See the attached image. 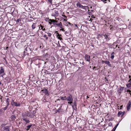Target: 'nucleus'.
I'll list each match as a JSON object with an SVG mask.
<instances>
[{"label":"nucleus","instance_id":"nucleus-27","mask_svg":"<svg viewBox=\"0 0 131 131\" xmlns=\"http://www.w3.org/2000/svg\"><path fill=\"white\" fill-rule=\"evenodd\" d=\"M33 108V107L32 106H29L28 107V109L29 110V112H31Z\"/></svg>","mask_w":131,"mask_h":131},{"label":"nucleus","instance_id":"nucleus-23","mask_svg":"<svg viewBox=\"0 0 131 131\" xmlns=\"http://www.w3.org/2000/svg\"><path fill=\"white\" fill-rule=\"evenodd\" d=\"M36 23H33L31 26V27L32 29H34L36 28Z\"/></svg>","mask_w":131,"mask_h":131},{"label":"nucleus","instance_id":"nucleus-40","mask_svg":"<svg viewBox=\"0 0 131 131\" xmlns=\"http://www.w3.org/2000/svg\"><path fill=\"white\" fill-rule=\"evenodd\" d=\"M43 37L44 38H46V40L48 39V37H47L46 36V35H44V36H43Z\"/></svg>","mask_w":131,"mask_h":131},{"label":"nucleus","instance_id":"nucleus-16","mask_svg":"<svg viewBox=\"0 0 131 131\" xmlns=\"http://www.w3.org/2000/svg\"><path fill=\"white\" fill-rule=\"evenodd\" d=\"M105 64L108 65L110 67H112L111 64L110 63V62L108 61H106Z\"/></svg>","mask_w":131,"mask_h":131},{"label":"nucleus","instance_id":"nucleus-8","mask_svg":"<svg viewBox=\"0 0 131 131\" xmlns=\"http://www.w3.org/2000/svg\"><path fill=\"white\" fill-rule=\"evenodd\" d=\"M90 56L87 54H85V60L87 61L90 62Z\"/></svg>","mask_w":131,"mask_h":131},{"label":"nucleus","instance_id":"nucleus-1","mask_svg":"<svg viewBox=\"0 0 131 131\" xmlns=\"http://www.w3.org/2000/svg\"><path fill=\"white\" fill-rule=\"evenodd\" d=\"M30 112L27 111L24 112V113L28 117L32 118L35 116V114L36 112L35 111H33L32 112L30 113Z\"/></svg>","mask_w":131,"mask_h":131},{"label":"nucleus","instance_id":"nucleus-12","mask_svg":"<svg viewBox=\"0 0 131 131\" xmlns=\"http://www.w3.org/2000/svg\"><path fill=\"white\" fill-rule=\"evenodd\" d=\"M58 22V21L54 19H52V24H53L54 25H56Z\"/></svg>","mask_w":131,"mask_h":131},{"label":"nucleus","instance_id":"nucleus-30","mask_svg":"<svg viewBox=\"0 0 131 131\" xmlns=\"http://www.w3.org/2000/svg\"><path fill=\"white\" fill-rule=\"evenodd\" d=\"M126 86L127 87L129 88L131 86V83H129L128 84L126 85Z\"/></svg>","mask_w":131,"mask_h":131},{"label":"nucleus","instance_id":"nucleus-28","mask_svg":"<svg viewBox=\"0 0 131 131\" xmlns=\"http://www.w3.org/2000/svg\"><path fill=\"white\" fill-rule=\"evenodd\" d=\"M65 23H66V26H68V24H69L70 25H71V23H70V22H68L67 21H66V22Z\"/></svg>","mask_w":131,"mask_h":131},{"label":"nucleus","instance_id":"nucleus-60","mask_svg":"<svg viewBox=\"0 0 131 131\" xmlns=\"http://www.w3.org/2000/svg\"><path fill=\"white\" fill-rule=\"evenodd\" d=\"M95 68H96V67H93V69H94Z\"/></svg>","mask_w":131,"mask_h":131},{"label":"nucleus","instance_id":"nucleus-32","mask_svg":"<svg viewBox=\"0 0 131 131\" xmlns=\"http://www.w3.org/2000/svg\"><path fill=\"white\" fill-rule=\"evenodd\" d=\"M39 26L41 27V28L40 29V27H39V29L40 30L42 29L44 27V26H42L41 25H40Z\"/></svg>","mask_w":131,"mask_h":131},{"label":"nucleus","instance_id":"nucleus-36","mask_svg":"<svg viewBox=\"0 0 131 131\" xmlns=\"http://www.w3.org/2000/svg\"><path fill=\"white\" fill-rule=\"evenodd\" d=\"M69 33L67 31H66L64 33L67 36H68Z\"/></svg>","mask_w":131,"mask_h":131},{"label":"nucleus","instance_id":"nucleus-53","mask_svg":"<svg viewBox=\"0 0 131 131\" xmlns=\"http://www.w3.org/2000/svg\"><path fill=\"white\" fill-rule=\"evenodd\" d=\"M45 30H46V29L45 28L43 29H42V30L44 31Z\"/></svg>","mask_w":131,"mask_h":131},{"label":"nucleus","instance_id":"nucleus-58","mask_svg":"<svg viewBox=\"0 0 131 131\" xmlns=\"http://www.w3.org/2000/svg\"><path fill=\"white\" fill-rule=\"evenodd\" d=\"M115 130L113 129L111 130V131H115Z\"/></svg>","mask_w":131,"mask_h":131},{"label":"nucleus","instance_id":"nucleus-43","mask_svg":"<svg viewBox=\"0 0 131 131\" xmlns=\"http://www.w3.org/2000/svg\"><path fill=\"white\" fill-rule=\"evenodd\" d=\"M73 104L74 106H76V103L75 101L73 102Z\"/></svg>","mask_w":131,"mask_h":131},{"label":"nucleus","instance_id":"nucleus-64","mask_svg":"<svg viewBox=\"0 0 131 131\" xmlns=\"http://www.w3.org/2000/svg\"><path fill=\"white\" fill-rule=\"evenodd\" d=\"M87 98H89V97H88V96H87Z\"/></svg>","mask_w":131,"mask_h":131},{"label":"nucleus","instance_id":"nucleus-61","mask_svg":"<svg viewBox=\"0 0 131 131\" xmlns=\"http://www.w3.org/2000/svg\"><path fill=\"white\" fill-rule=\"evenodd\" d=\"M129 78L130 79L131 78V76H129Z\"/></svg>","mask_w":131,"mask_h":131},{"label":"nucleus","instance_id":"nucleus-18","mask_svg":"<svg viewBox=\"0 0 131 131\" xmlns=\"http://www.w3.org/2000/svg\"><path fill=\"white\" fill-rule=\"evenodd\" d=\"M115 54V53L114 52H113L111 54V59L113 60L114 59V55Z\"/></svg>","mask_w":131,"mask_h":131},{"label":"nucleus","instance_id":"nucleus-49","mask_svg":"<svg viewBox=\"0 0 131 131\" xmlns=\"http://www.w3.org/2000/svg\"><path fill=\"white\" fill-rule=\"evenodd\" d=\"M82 65H84V62H83L82 63Z\"/></svg>","mask_w":131,"mask_h":131},{"label":"nucleus","instance_id":"nucleus-47","mask_svg":"<svg viewBox=\"0 0 131 131\" xmlns=\"http://www.w3.org/2000/svg\"><path fill=\"white\" fill-rule=\"evenodd\" d=\"M2 110L1 109H0V114L2 113Z\"/></svg>","mask_w":131,"mask_h":131},{"label":"nucleus","instance_id":"nucleus-57","mask_svg":"<svg viewBox=\"0 0 131 131\" xmlns=\"http://www.w3.org/2000/svg\"><path fill=\"white\" fill-rule=\"evenodd\" d=\"M106 44L108 46H109L110 45V44H109L108 43H106Z\"/></svg>","mask_w":131,"mask_h":131},{"label":"nucleus","instance_id":"nucleus-9","mask_svg":"<svg viewBox=\"0 0 131 131\" xmlns=\"http://www.w3.org/2000/svg\"><path fill=\"white\" fill-rule=\"evenodd\" d=\"M104 37H105V39H106V41H109L111 38L110 37L109 35L104 34Z\"/></svg>","mask_w":131,"mask_h":131},{"label":"nucleus","instance_id":"nucleus-7","mask_svg":"<svg viewBox=\"0 0 131 131\" xmlns=\"http://www.w3.org/2000/svg\"><path fill=\"white\" fill-rule=\"evenodd\" d=\"M41 91L43 93H45L47 96H48L49 95V93L48 92L47 89H46L44 88Z\"/></svg>","mask_w":131,"mask_h":131},{"label":"nucleus","instance_id":"nucleus-59","mask_svg":"<svg viewBox=\"0 0 131 131\" xmlns=\"http://www.w3.org/2000/svg\"><path fill=\"white\" fill-rule=\"evenodd\" d=\"M3 59L4 60H5V61H6V58H4Z\"/></svg>","mask_w":131,"mask_h":131},{"label":"nucleus","instance_id":"nucleus-51","mask_svg":"<svg viewBox=\"0 0 131 131\" xmlns=\"http://www.w3.org/2000/svg\"><path fill=\"white\" fill-rule=\"evenodd\" d=\"M66 19H64H64H63V21H66H66H67V20Z\"/></svg>","mask_w":131,"mask_h":131},{"label":"nucleus","instance_id":"nucleus-11","mask_svg":"<svg viewBox=\"0 0 131 131\" xmlns=\"http://www.w3.org/2000/svg\"><path fill=\"white\" fill-rule=\"evenodd\" d=\"M131 105V102L130 101H129L128 102V103L126 107L128 111L130 108Z\"/></svg>","mask_w":131,"mask_h":131},{"label":"nucleus","instance_id":"nucleus-6","mask_svg":"<svg viewBox=\"0 0 131 131\" xmlns=\"http://www.w3.org/2000/svg\"><path fill=\"white\" fill-rule=\"evenodd\" d=\"M69 95L67 97H66V100L68 101H71L73 100V99L72 95L70 94H69Z\"/></svg>","mask_w":131,"mask_h":131},{"label":"nucleus","instance_id":"nucleus-29","mask_svg":"<svg viewBox=\"0 0 131 131\" xmlns=\"http://www.w3.org/2000/svg\"><path fill=\"white\" fill-rule=\"evenodd\" d=\"M48 23L50 25H51L52 24V19H49L48 20Z\"/></svg>","mask_w":131,"mask_h":131},{"label":"nucleus","instance_id":"nucleus-20","mask_svg":"<svg viewBox=\"0 0 131 131\" xmlns=\"http://www.w3.org/2000/svg\"><path fill=\"white\" fill-rule=\"evenodd\" d=\"M124 114V113H123V112H122L119 111L118 112V113L117 115H118V116H119V117L120 116L121 114H122V116Z\"/></svg>","mask_w":131,"mask_h":131},{"label":"nucleus","instance_id":"nucleus-25","mask_svg":"<svg viewBox=\"0 0 131 131\" xmlns=\"http://www.w3.org/2000/svg\"><path fill=\"white\" fill-rule=\"evenodd\" d=\"M60 98L61 100H66V96L62 97L61 96L60 97Z\"/></svg>","mask_w":131,"mask_h":131},{"label":"nucleus","instance_id":"nucleus-3","mask_svg":"<svg viewBox=\"0 0 131 131\" xmlns=\"http://www.w3.org/2000/svg\"><path fill=\"white\" fill-rule=\"evenodd\" d=\"M22 116L23 117L22 119L23 121H25L26 123H30V121L29 120L26 118L27 116L24 113L22 114Z\"/></svg>","mask_w":131,"mask_h":131},{"label":"nucleus","instance_id":"nucleus-46","mask_svg":"<svg viewBox=\"0 0 131 131\" xmlns=\"http://www.w3.org/2000/svg\"><path fill=\"white\" fill-rule=\"evenodd\" d=\"M49 18H46V21H47L48 20H48H49Z\"/></svg>","mask_w":131,"mask_h":131},{"label":"nucleus","instance_id":"nucleus-22","mask_svg":"<svg viewBox=\"0 0 131 131\" xmlns=\"http://www.w3.org/2000/svg\"><path fill=\"white\" fill-rule=\"evenodd\" d=\"M61 35H60L59 34H58L57 35V38L60 39V40H61L62 39V38H61Z\"/></svg>","mask_w":131,"mask_h":131},{"label":"nucleus","instance_id":"nucleus-38","mask_svg":"<svg viewBox=\"0 0 131 131\" xmlns=\"http://www.w3.org/2000/svg\"><path fill=\"white\" fill-rule=\"evenodd\" d=\"M47 34H48V36L49 37H51V34L50 33H47Z\"/></svg>","mask_w":131,"mask_h":131},{"label":"nucleus","instance_id":"nucleus-44","mask_svg":"<svg viewBox=\"0 0 131 131\" xmlns=\"http://www.w3.org/2000/svg\"><path fill=\"white\" fill-rule=\"evenodd\" d=\"M64 17V19H67V17L65 15H62Z\"/></svg>","mask_w":131,"mask_h":131},{"label":"nucleus","instance_id":"nucleus-31","mask_svg":"<svg viewBox=\"0 0 131 131\" xmlns=\"http://www.w3.org/2000/svg\"><path fill=\"white\" fill-rule=\"evenodd\" d=\"M60 31H62L63 32H64L65 30L64 29V28H63V27H62V28H61L60 29Z\"/></svg>","mask_w":131,"mask_h":131},{"label":"nucleus","instance_id":"nucleus-10","mask_svg":"<svg viewBox=\"0 0 131 131\" xmlns=\"http://www.w3.org/2000/svg\"><path fill=\"white\" fill-rule=\"evenodd\" d=\"M58 27H59L60 29L62 28L63 26L62 23L60 21L58 22L57 25H56Z\"/></svg>","mask_w":131,"mask_h":131},{"label":"nucleus","instance_id":"nucleus-41","mask_svg":"<svg viewBox=\"0 0 131 131\" xmlns=\"http://www.w3.org/2000/svg\"><path fill=\"white\" fill-rule=\"evenodd\" d=\"M104 35L103 34H101L99 35V37H100L101 38H102L103 37V36H104Z\"/></svg>","mask_w":131,"mask_h":131},{"label":"nucleus","instance_id":"nucleus-21","mask_svg":"<svg viewBox=\"0 0 131 131\" xmlns=\"http://www.w3.org/2000/svg\"><path fill=\"white\" fill-rule=\"evenodd\" d=\"M10 101L9 99V98H7V99L6 101V103L7 104V106H8L9 105V102Z\"/></svg>","mask_w":131,"mask_h":131},{"label":"nucleus","instance_id":"nucleus-62","mask_svg":"<svg viewBox=\"0 0 131 131\" xmlns=\"http://www.w3.org/2000/svg\"><path fill=\"white\" fill-rule=\"evenodd\" d=\"M32 21V20H29V21H30V22H31V21Z\"/></svg>","mask_w":131,"mask_h":131},{"label":"nucleus","instance_id":"nucleus-26","mask_svg":"<svg viewBox=\"0 0 131 131\" xmlns=\"http://www.w3.org/2000/svg\"><path fill=\"white\" fill-rule=\"evenodd\" d=\"M32 125V124H31V125H28L26 126V128H27L26 129V130H29L30 128L31 127V126Z\"/></svg>","mask_w":131,"mask_h":131},{"label":"nucleus","instance_id":"nucleus-56","mask_svg":"<svg viewBox=\"0 0 131 131\" xmlns=\"http://www.w3.org/2000/svg\"><path fill=\"white\" fill-rule=\"evenodd\" d=\"M73 24H71V25H70V26H73Z\"/></svg>","mask_w":131,"mask_h":131},{"label":"nucleus","instance_id":"nucleus-42","mask_svg":"<svg viewBox=\"0 0 131 131\" xmlns=\"http://www.w3.org/2000/svg\"><path fill=\"white\" fill-rule=\"evenodd\" d=\"M8 106H7V105H6V107H5L3 108V110H6L7 109Z\"/></svg>","mask_w":131,"mask_h":131},{"label":"nucleus","instance_id":"nucleus-33","mask_svg":"<svg viewBox=\"0 0 131 131\" xmlns=\"http://www.w3.org/2000/svg\"><path fill=\"white\" fill-rule=\"evenodd\" d=\"M48 2L50 3V5L52 4V0H48Z\"/></svg>","mask_w":131,"mask_h":131},{"label":"nucleus","instance_id":"nucleus-24","mask_svg":"<svg viewBox=\"0 0 131 131\" xmlns=\"http://www.w3.org/2000/svg\"><path fill=\"white\" fill-rule=\"evenodd\" d=\"M11 119L13 120H15L16 118V117L15 115H12L11 117Z\"/></svg>","mask_w":131,"mask_h":131},{"label":"nucleus","instance_id":"nucleus-55","mask_svg":"<svg viewBox=\"0 0 131 131\" xmlns=\"http://www.w3.org/2000/svg\"><path fill=\"white\" fill-rule=\"evenodd\" d=\"M8 47H7L6 48V49L7 50V49L8 48Z\"/></svg>","mask_w":131,"mask_h":131},{"label":"nucleus","instance_id":"nucleus-14","mask_svg":"<svg viewBox=\"0 0 131 131\" xmlns=\"http://www.w3.org/2000/svg\"><path fill=\"white\" fill-rule=\"evenodd\" d=\"M1 69H0V74H2L4 73V70L3 68L1 67L0 68Z\"/></svg>","mask_w":131,"mask_h":131},{"label":"nucleus","instance_id":"nucleus-34","mask_svg":"<svg viewBox=\"0 0 131 131\" xmlns=\"http://www.w3.org/2000/svg\"><path fill=\"white\" fill-rule=\"evenodd\" d=\"M112 125V123L111 122H110L108 124V125L109 126H111Z\"/></svg>","mask_w":131,"mask_h":131},{"label":"nucleus","instance_id":"nucleus-15","mask_svg":"<svg viewBox=\"0 0 131 131\" xmlns=\"http://www.w3.org/2000/svg\"><path fill=\"white\" fill-rule=\"evenodd\" d=\"M42 100L44 102H48V100L45 97H43Z\"/></svg>","mask_w":131,"mask_h":131},{"label":"nucleus","instance_id":"nucleus-45","mask_svg":"<svg viewBox=\"0 0 131 131\" xmlns=\"http://www.w3.org/2000/svg\"><path fill=\"white\" fill-rule=\"evenodd\" d=\"M106 61L103 60L102 62V63H105V62H106Z\"/></svg>","mask_w":131,"mask_h":131},{"label":"nucleus","instance_id":"nucleus-17","mask_svg":"<svg viewBox=\"0 0 131 131\" xmlns=\"http://www.w3.org/2000/svg\"><path fill=\"white\" fill-rule=\"evenodd\" d=\"M124 88V87H120L119 90H118V92H119V93L120 94L122 91L123 90Z\"/></svg>","mask_w":131,"mask_h":131},{"label":"nucleus","instance_id":"nucleus-54","mask_svg":"<svg viewBox=\"0 0 131 131\" xmlns=\"http://www.w3.org/2000/svg\"><path fill=\"white\" fill-rule=\"evenodd\" d=\"M127 92H131V91H130V90H127Z\"/></svg>","mask_w":131,"mask_h":131},{"label":"nucleus","instance_id":"nucleus-37","mask_svg":"<svg viewBox=\"0 0 131 131\" xmlns=\"http://www.w3.org/2000/svg\"><path fill=\"white\" fill-rule=\"evenodd\" d=\"M15 102H14V100H12V102L11 103V104L12 105H13V104Z\"/></svg>","mask_w":131,"mask_h":131},{"label":"nucleus","instance_id":"nucleus-5","mask_svg":"<svg viewBox=\"0 0 131 131\" xmlns=\"http://www.w3.org/2000/svg\"><path fill=\"white\" fill-rule=\"evenodd\" d=\"M31 46L29 45H26L25 47V50L26 51H30L31 50V48H30Z\"/></svg>","mask_w":131,"mask_h":131},{"label":"nucleus","instance_id":"nucleus-48","mask_svg":"<svg viewBox=\"0 0 131 131\" xmlns=\"http://www.w3.org/2000/svg\"><path fill=\"white\" fill-rule=\"evenodd\" d=\"M74 25L75 26L77 27L78 28V26H77V25H76V24H74Z\"/></svg>","mask_w":131,"mask_h":131},{"label":"nucleus","instance_id":"nucleus-4","mask_svg":"<svg viewBox=\"0 0 131 131\" xmlns=\"http://www.w3.org/2000/svg\"><path fill=\"white\" fill-rule=\"evenodd\" d=\"M76 6L77 7L80 8H82L83 9H85V7H87V6H84L81 4L80 3L78 2L76 4Z\"/></svg>","mask_w":131,"mask_h":131},{"label":"nucleus","instance_id":"nucleus-13","mask_svg":"<svg viewBox=\"0 0 131 131\" xmlns=\"http://www.w3.org/2000/svg\"><path fill=\"white\" fill-rule=\"evenodd\" d=\"M12 105L16 107L19 106H20V104L19 103H17L16 102H15L13 104V105Z\"/></svg>","mask_w":131,"mask_h":131},{"label":"nucleus","instance_id":"nucleus-39","mask_svg":"<svg viewBox=\"0 0 131 131\" xmlns=\"http://www.w3.org/2000/svg\"><path fill=\"white\" fill-rule=\"evenodd\" d=\"M73 101V100H72L71 101H69V102H68V103L71 105V104L72 103Z\"/></svg>","mask_w":131,"mask_h":131},{"label":"nucleus","instance_id":"nucleus-50","mask_svg":"<svg viewBox=\"0 0 131 131\" xmlns=\"http://www.w3.org/2000/svg\"><path fill=\"white\" fill-rule=\"evenodd\" d=\"M19 19H18L17 20H16V21L17 22H19Z\"/></svg>","mask_w":131,"mask_h":131},{"label":"nucleus","instance_id":"nucleus-2","mask_svg":"<svg viewBox=\"0 0 131 131\" xmlns=\"http://www.w3.org/2000/svg\"><path fill=\"white\" fill-rule=\"evenodd\" d=\"M58 10V9L56 8H54L52 9V16H58L59 14Z\"/></svg>","mask_w":131,"mask_h":131},{"label":"nucleus","instance_id":"nucleus-19","mask_svg":"<svg viewBox=\"0 0 131 131\" xmlns=\"http://www.w3.org/2000/svg\"><path fill=\"white\" fill-rule=\"evenodd\" d=\"M9 127L8 126H6L4 128V130L6 131H9Z\"/></svg>","mask_w":131,"mask_h":131},{"label":"nucleus","instance_id":"nucleus-35","mask_svg":"<svg viewBox=\"0 0 131 131\" xmlns=\"http://www.w3.org/2000/svg\"><path fill=\"white\" fill-rule=\"evenodd\" d=\"M118 124H117L116 126H115L114 127V128H113L114 129V130H115V129H116L117 127V126H118Z\"/></svg>","mask_w":131,"mask_h":131},{"label":"nucleus","instance_id":"nucleus-63","mask_svg":"<svg viewBox=\"0 0 131 131\" xmlns=\"http://www.w3.org/2000/svg\"><path fill=\"white\" fill-rule=\"evenodd\" d=\"M6 61V64H7V61Z\"/></svg>","mask_w":131,"mask_h":131},{"label":"nucleus","instance_id":"nucleus-52","mask_svg":"<svg viewBox=\"0 0 131 131\" xmlns=\"http://www.w3.org/2000/svg\"><path fill=\"white\" fill-rule=\"evenodd\" d=\"M129 82H130V83H131V78L129 80Z\"/></svg>","mask_w":131,"mask_h":131}]
</instances>
